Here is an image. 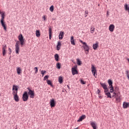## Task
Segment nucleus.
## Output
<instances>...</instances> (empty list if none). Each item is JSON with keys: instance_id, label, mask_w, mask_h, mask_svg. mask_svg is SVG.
I'll list each match as a JSON object with an SVG mask.
<instances>
[{"instance_id": "34", "label": "nucleus", "mask_w": 129, "mask_h": 129, "mask_svg": "<svg viewBox=\"0 0 129 129\" xmlns=\"http://www.w3.org/2000/svg\"><path fill=\"white\" fill-rule=\"evenodd\" d=\"M56 68H57V69H60V68H61V64L60 63L57 62L56 63Z\"/></svg>"}, {"instance_id": "5", "label": "nucleus", "mask_w": 129, "mask_h": 129, "mask_svg": "<svg viewBox=\"0 0 129 129\" xmlns=\"http://www.w3.org/2000/svg\"><path fill=\"white\" fill-rule=\"evenodd\" d=\"M20 42L19 41H17L15 44V50L16 54H19L20 53Z\"/></svg>"}, {"instance_id": "45", "label": "nucleus", "mask_w": 129, "mask_h": 129, "mask_svg": "<svg viewBox=\"0 0 129 129\" xmlns=\"http://www.w3.org/2000/svg\"><path fill=\"white\" fill-rule=\"evenodd\" d=\"M85 15H86L85 16V18H86V17H87V15H88V11L87 10V11H85Z\"/></svg>"}, {"instance_id": "27", "label": "nucleus", "mask_w": 129, "mask_h": 129, "mask_svg": "<svg viewBox=\"0 0 129 129\" xmlns=\"http://www.w3.org/2000/svg\"><path fill=\"white\" fill-rule=\"evenodd\" d=\"M36 36L37 37H40V30H36Z\"/></svg>"}, {"instance_id": "25", "label": "nucleus", "mask_w": 129, "mask_h": 129, "mask_svg": "<svg viewBox=\"0 0 129 129\" xmlns=\"http://www.w3.org/2000/svg\"><path fill=\"white\" fill-rule=\"evenodd\" d=\"M108 83L109 84V87H112V81L111 80H108Z\"/></svg>"}, {"instance_id": "22", "label": "nucleus", "mask_w": 129, "mask_h": 129, "mask_svg": "<svg viewBox=\"0 0 129 129\" xmlns=\"http://www.w3.org/2000/svg\"><path fill=\"white\" fill-rule=\"evenodd\" d=\"M90 124L93 129H96V124L94 122H91Z\"/></svg>"}, {"instance_id": "2", "label": "nucleus", "mask_w": 129, "mask_h": 129, "mask_svg": "<svg viewBox=\"0 0 129 129\" xmlns=\"http://www.w3.org/2000/svg\"><path fill=\"white\" fill-rule=\"evenodd\" d=\"M1 23L5 31H7V24L5 22V16L1 17Z\"/></svg>"}, {"instance_id": "9", "label": "nucleus", "mask_w": 129, "mask_h": 129, "mask_svg": "<svg viewBox=\"0 0 129 129\" xmlns=\"http://www.w3.org/2000/svg\"><path fill=\"white\" fill-rule=\"evenodd\" d=\"M101 85L103 89H104V92H108V88H107L106 84L104 83H101Z\"/></svg>"}, {"instance_id": "12", "label": "nucleus", "mask_w": 129, "mask_h": 129, "mask_svg": "<svg viewBox=\"0 0 129 129\" xmlns=\"http://www.w3.org/2000/svg\"><path fill=\"white\" fill-rule=\"evenodd\" d=\"M6 50H7V45H3L2 48V52L4 56H5L6 54Z\"/></svg>"}, {"instance_id": "31", "label": "nucleus", "mask_w": 129, "mask_h": 129, "mask_svg": "<svg viewBox=\"0 0 129 129\" xmlns=\"http://www.w3.org/2000/svg\"><path fill=\"white\" fill-rule=\"evenodd\" d=\"M12 90H15L18 91V87L16 85H13Z\"/></svg>"}, {"instance_id": "10", "label": "nucleus", "mask_w": 129, "mask_h": 129, "mask_svg": "<svg viewBox=\"0 0 129 129\" xmlns=\"http://www.w3.org/2000/svg\"><path fill=\"white\" fill-rule=\"evenodd\" d=\"M49 103L51 107H55V105H56V102H55V100H54V99H51L50 100Z\"/></svg>"}, {"instance_id": "24", "label": "nucleus", "mask_w": 129, "mask_h": 129, "mask_svg": "<svg viewBox=\"0 0 129 129\" xmlns=\"http://www.w3.org/2000/svg\"><path fill=\"white\" fill-rule=\"evenodd\" d=\"M54 58L55 61H56V62H58V61H59V55H58V54H55L54 55Z\"/></svg>"}, {"instance_id": "8", "label": "nucleus", "mask_w": 129, "mask_h": 129, "mask_svg": "<svg viewBox=\"0 0 129 129\" xmlns=\"http://www.w3.org/2000/svg\"><path fill=\"white\" fill-rule=\"evenodd\" d=\"M120 97H121L120 92L117 93V96L115 97L116 101L117 102H120Z\"/></svg>"}, {"instance_id": "28", "label": "nucleus", "mask_w": 129, "mask_h": 129, "mask_svg": "<svg viewBox=\"0 0 129 129\" xmlns=\"http://www.w3.org/2000/svg\"><path fill=\"white\" fill-rule=\"evenodd\" d=\"M58 82L59 83H63V78L62 77H59L58 79Z\"/></svg>"}, {"instance_id": "30", "label": "nucleus", "mask_w": 129, "mask_h": 129, "mask_svg": "<svg viewBox=\"0 0 129 129\" xmlns=\"http://www.w3.org/2000/svg\"><path fill=\"white\" fill-rule=\"evenodd\" d=\"M109 88H110V92L111 93H112L114 91V89H113V86L112 87H109Z\"/></svg>"}, {"instance_id": "37", "label": "nucleus", "mask_w": 129, "mask_h": 129, "mask_svg": "<svg viewBox=\"0 0 129 129\" xmlns=\"http://www.w3.org/2000/svg\"><path fill=\"white\" fill-rule=\"evenodd\" d=\"M34 71H35V74H37V73H38V68L37 67L34 68Z\"/></svg>"}, {"instance_id": "41", "label": "nucleus", "mask_w": 129, "mask_h": 129, "mask_svg": "<svg viewBox=\"0 0 129 129\" xmlns=\"http://www.w3.org/2000/svg\"><path fill=\"white\" fill-rule=\"evenodd\" d=\"M0 15H1V17H5V12H1L0 11Z\"/></svg>"}, {"instance_id": "42", "label": "nucleus", "mask_w": 129, "mask_h": 129, "mask_svg": "<svg viewBox=\"0 0 129 129\" xmlns=\"http://www.w3.org/2000/svg\"><path fill=\"white\" fill-rule=\"evenodd\" d=\"M45 73H46V71H42L41 74H42V76H44Z\"/></svg>"}, {"instance_id": "26", "label": "nucleus", "mask_w": 129, "mask_h": 129, "mask_svg": "<svg viewBox=\"0 0 129 129\" xmlns=\"http://www.w3.org/2000/svg\"><path fill=\"white\" fill-rule=\"evenodd\" d=\"M95 31V28L93 27H91L90 28V33H91V34H93Z\"/></svg>"}, {"instance_id": "40", "label": "nucleus", "mask_w": 129, "mask_h": 129, "mask_svg": "<svg viewBox=\"0 0 129 129\" xmlns=\"http://www.w3.org/2000/svg\"><path fill=\"white\" fill-rule=\"evenodd\" d=\"M81 84H86V82L84 81L83 80H81Z\"/></svg>"}, {"instance_id": "3", "label": "nucleus", "mask_w": 129, "mask_h": 129, "mask_svg": "<svg viewBox=\"0 0 129 129\" xmlns=\"http://www.w3.org/2000/svg\"><path fill=\"white\" fill-rule=\"evenodd\" d=\"M27 89L28 90L27 92L28 95H30V98H34L35 97V92L31 90L30 88H27Z\"/></svg>"}, {"instance_id": "17", "label": "nucleus", "mask_w": 129, "mask_h": 129, "mask_svg": "<svg viewBox=\"0 0 129 129\" xmlns=\"http://www.w3.org/2000/svg\"><path fill=\"white\" fill-rule=\"evenodd\" d=\"M71 43L72 45L75 46V40H74V37L73 36L71 37Z\"/></svg>"}, {"instance_id": "44", "label": "nucleus", "mask_w": 129, "mask_h": 129, "mask_svg": "<svg viewBox=\"0 0 129 129\" xmlns=\"http://www.w3.org/2000/svg\"><path fill=\"white\" fill-rule=\"evenodd\" d=\"M42 19H43L44 21H46V19H47L46 15H43L42 17Z\"/></svg>"}, {"instance_id": "11", "label": "nucleus", "mask_w": 129, "mask_h": 129, "mask_svg": "<svg viewBox=\"0 0 129 129\" xmlns=\"http://www.w3.org/2000/svg\"><path fill=\"white\" fill-rule=\"evenodd\" d=\"M115 28V26H114V25L111 24L109 26V30L110 31V32H113V31H114Z\"/></svg>"}, {"instance_id": "6", "label": "nucleus", "mask_w": 129, "mask_h": 129, "mask_svg": "<svg viewBox=\"0 0 129 129\" xmlns=\"http://www.w3.org/2000/svg\"><path fill=\"white\" fill-rule=\"evenodd\" d=\"M72 72L73 75L78 74V71H77V66H75L72 68Z\"/></svg>"}, {"instance_id": "35", "label": "nucleus", "mask_w": 129, "mask_h": 129, "mask_svg": "<svg viewBox=\"0 0 129 129\" xmlns=\"http://www.w3.org/2000/svg\"><path fill=\"white\" fill-rule=\"evenodd\" d=\"M49 11H50L51 12H54V6H51L49 8Z\"/></svg>"}, {"instance_id": "53", "label": "nucleus", "mask_w": 129, "mask_h": 129, "mask_svg": "<svg viewBox=\"0 0 129 129\" xmlns=\"http://www.w3.org/2000/svg\"><path fill=\"white\" fill-rule=\"evenodd\" d=\"M107 2H108V0H107Z\"/></svg>"}, {"instance_id": "13", "label": "nucleus", "mask_w": 129, "mask_h": 129, "mask_svg": "<svg viewBox=\"0 0 129 129\" xmlns=\"http://www.w3.org/2000/svg\"><path fill=\"white\" fill-rule=\"evenodd\" d=\"M86 118V116L85 115H83L82 116H81L79 118V119L77 120L78 122H79L80 121H82L83 119H85Z\"/></svg>"}, {"instance_id": "52", "label": "nucleus", "mask_w": 129, "mask_h": 129, "mask_svg": "<svg viewBox=\"0 0 129 129\" xmlns=\"http://www.w3.org/2000/svg\"><path fill=\"white\" fill-rule=\"evenodd\" d=\"M74 129H79V128H78V127L75 128H74Z\"/></svg>"}, {"instance_id": "43", "label": "nucleus", "mask_w": 129, "mask_h": 129, "mask_svg": "<svg viewBox=\"0 0 129 129\" xmlns=\"http://www.w3.org/2000/svg\"><path fill=\"white\" fill-rule=\"evenodd\" d=\"M114 91H115V92H116V91H118V87L116 86L114 88Z\"/></svg>"}, {"instance_id": "50", "label": "nucleus", "mask_w": 129, "mask_h": 129, "mask_svg": "<svg viewBox=\"0 0 129 129\" xmlns=\"http://www.w3.org/2000/svg\"><path fill=\"white\" fill-rule=\"evenodd\" d=\"M67 87H68V88H69V89H70V87H69V86H67Z\"/></svg>"}, {"instance_id": "21", "label": "nucleus", "mask_w": 129, "mask_h": 129, "mask_svg": "<svg viewBox=\"0 0 129 129\" xmlns=\"http://www.w3.org/2000/svg\"><path fill=\"white\" fill-rule=\"evenodd\" d=\"M13 96L15 101L16 102H19V100H20V99H19V96H18V95H14Z\"/></svg>"}, {"instance_id": "18", "label": "nucleus", "mask_w": 129, "mask_h": 129, "mask_svg": "<svg viewBox=\"0 0 129 129\" xmlns=\"http://www.w3.org/2000/svg\"><path fill=\"white\" fill-rule=\"evenodd\" d=\"M16 70H17V73L19 75H20V74H21V73H22V69H21V68L17 67Z\"/></svg>"}, {"instance_id": "49", "label": "nucleus", "mask_w": 129, "mask_h": 129, "mask_svg": "<svg viewBox=\"0 0 129 129\" xmlns=\"http://www.w3.org/2000/svg\"><path fill=\"white\" fill-rule=\"evenodd\" d=\"M97 92H98V94L99 95V93H100V90H97Z\"/></svg>"}, {"instance_id": "47", "label": "nucleus", "mask_w": 129, "mask_h": 129, "mask_svg": "<svg viewBox=\"0 0 129 129\" xmlns=\"http://www.w3.org/2000/svg\"><path fill=\"white\" fill-rule=\"evenodd\" d=\"M9 54H12V49L9 48Z\"/></svg>"}, {"instance_id": "48", "label": "nucleus", "mask_w": 129, "mask_h": 129, "mask_svg": "<svg viewBox=\"0 0 129 129\" xmlns=\"http://www.w3.org/2000/svg\"><path fill=\"white\" fill-rule=\"evenodd\" d=\"M99 98H100V99L102 98V96L100 95V94H99Z\"/></svg>"}, {"instance_id": "46", "label": "nucleus", "mask_w": 129, "mask_h": 129, "mask_svg": "<svg viewBox=\"0 0 129 129\" xmlns=\"http://www.w3.org/2000/svg\"><path fill=\"white\" fill-rule=\"evenodd\" d=\"M25 43V41H20V44L21 46H23L24 45V43Z\"/></svg>"}, {"instance_id": "4", "label": "nucleus", "mask_w": 129, "mask_h": 129, "mask_svg": "<svg viewBox=\"0 0 129 129\" xmlns=\"http://www.w3.org/2000/svg\"><path fill=\"white\" fill-rule=\"evenodd\" d=\"M22 99L23 101H27L28 99H29V95H28V92L27 91H25L22 95Z\"/></svg>"}, {"instance_id": "36", "label": "nucleus", "mask_w": 129, "mask_h": 129, "mask_svg": "<svg viewBox=\"0 0 129 129\" xmlns=\"http://www.w3.org/2000/svg\"><path fill=\"white\" fill-rule=\"evenodd\" d=\"M117 95V93L114 92L112 95V97H114L115 98Z\"/></svg>"}, {"instance_id": "29", "label": "nucleus", "mask_w": 129, "mask_h": 129, "mask_svg": "<svg viewBox=\"0 0 129 129\" xmlns=\"http://www.w3.org/2000/svg\"><path fill=\"white\" fill-rule=\"evenodd\" d=\"M77 63L79 66H80V65H81V61L80 60V59L78 58L77 59Z\"/></svg>"}, {"instance_id": "19", "label": "nucleus", "mask_w": 129, "mask_h": 129, "mask_svg": "<svg viewBox=\"0 0 129 129\" xmlns=\"http://www.w3.org/2000/svg\"><path fill=\"white\" fill-rule=\"evenodd\" d=\"M98 48V42H96V43L93 44V49L96 50Z\"/></svg>"}, {"instance_id": "39", "label": "nucleus", "mask_w": 129, "mask_h": 129, "mask_svg": "<svg viewBox=\"0 0 129 129\" xmlns=\"http://www.w3.org/2000/svg\"><path fill=\"white\" fill-rule=\"evenodd\" d=\"M48 78H49V76H45L43 78L44 81H45V80H47Z\"/></svg>"}, {"instance_id": "38", "label": "nucleus", "mask_w": 129, "mask_h": 129, "mask_svg": "<svg viewBox=\"0 0 129 129\" xmlns=\"http://www.w3.org/2000/svg\"><path fill=\"white\" fill-rule=\"evenodd\" d=\"M126 75L127 79L129 80V71H126Z\"/></svg>"}, {"instance_id": "51", "label": "nucleus", "mask_w": 129, "mask_h": 129, "mask_svg": "<svg viewBox=\"0 0 129 129\" xmlns=\"http://www.w3.org/2000/svg\"><path fill=\"white\" fill-rule=\"evenodd\" d=\"M109 15V14H108V11H107V16H108Z\"/></svg>"}, {"instance_id": "14", "label": "nucleus", "mask_w": 129, "mask_h": 129, "mask_svg": "<svg viewBox=\"0 0 129 129\" xmlns=\"http://www.w3.org/2000/svg\"><path fill=\"white\" fill-rule=\"evenodd\" d=\"M63 37H64V32L60 31L58 36L59 40H62V39H63Z\"/></svg>"}, {"instance_id": "7", "label": "nucleus", "mask_w": 129, "mask_h": 129, "mask_svg": "<svg viewBox=\"0 0 129 129\" xmlns=\"http://www.w3.org/2000/svg\"><path fill=\"white\" fill-rule=\"evenodd\" d=\"M92 72L93 74V76L95 78H96L97 76V72H96V69L94 67V66H92Z\"/></svg>"}, {"instance_id": "16", "label": "nucleus", "mask_w": 129, "mask_h": 129, "mask_svg": "<svg viewBox=\"0 0 129 129\" xmlns=\"http://www.w3.org/2000/svg\"><path fill=\"white\" fill-rule=\"evenodd\" d=\"M48 31L49 40H51V39H52V34H53V32H52V28H50Z\"/></svg>"}, {"instance_id": "20", "label": "nucleus", "mask_w": 129, "mask_h": 129, "mask_svg": "<svg viewBox=\"0 0 129 129\" xmlns=\"http://www.w3.org/2000/svg\"><path fill=\"white\" fill-rule=\"evenodd\" d=\"M18 39H19L20 42L25 41L24 40V37H23V35H22V34H20L18 36Z\"/></svg>"}, {"instance_id": "1", "label": "nucleus", "mask_w": 129, "mask_h": 129, "mask_svg": "<svg viewBox=\"0 0 129 129\" xmlns=\"http://www.w3.org/2000/svg\"><path fill=\"white\" fill-rule=\"evenodd\" d=\"M80 42L83 44V48H84V50L85 51V54H87L88 53H89V46L87 45V43L86 42H83V41L80 40Z\"/></svg>"}, {"instance_id": "32", "label": "nucleus", "mask_w": 129, "mask_h": 129, "mask_svg": "<svg viewBox=\"0 0 129 129\" xmlns=\"http://www.w3.org/2000/svg\"><path fill=\"white\" fill-rule=\"evenodd\" d=\"M12 94L13 96L18 95V91L13 90Z\"/></svg>"}, {"instance_id": "15", "label": "nucleus", "mask_w": 129, "mask_h": 129, "mask_svg": "<svg viewBox=\"0 0 129 129\" xmlns=\"http://www.w3.org/2000/svg\"><path fill=\"white\" fill-rule=\"evenodd\" d=\"M61 41H58L57 45L56 46V50L57 51H59V50L61 49Z\"/></svg>"}, {"instance_id": "33", "label": "nucleus", "mask_w": 129, "mask_h": 129, "mask_svg": "<svg viewBox=\"0 0 129 129\" xmlns=\"http://www.w3.org/2000/svg\"><path fill=\"white\" fill-rule=\"evenodd\" d=\"M47 83L48 85H50V86H52L53 85H52V82H51V81L47 80Z\"/></svg>"}, {"instance_id": "23", "label": "nucleus", "mask_w": 129, "mask_h": 129, "mask_svg": "<svg viewBox=\"0 0 129 129\" xmlns=\"http://www.w3.org/2000/svg\"><path fill=\"white\" fill-rule=\"evenodd\" d=\"M105 95H107L108 98H111V95L110 93L107 92H104Z\"/></svg>"}]
</instances>
